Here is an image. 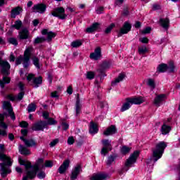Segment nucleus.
<instances>
[{
  "instance_id": "59",
  "label": "nucleus",
  "mask_w": 180,
  "mask_h": 180,
  "mask_svg": "<svg viewBox=\"0 0 180 180\" xmlns=\"http://www.w3.org/2000/svg\"><path fill=\"white\" fill-rule=\"evenodd\" d=\"M68 127H70V125H68L67 122L62 123V129H63V130H68Z\"/></svg>"
},
{
  "instance_id": "57",
  "label": "nucleus",
  "mask_w": 180,
  "mask_h": 180,
  "mask_svg": "<svg viewBox=\"0 0 180 180\" xmlns=\"http://www.w3.org/2000/svg\"><path fill=\"white\" fill-rule=\"evenodd\" d=\"M75 141V140L74 139V137L70 136L68 139V144H70L71 146L72 144H74Z\"/></svg>"
},
{
  "instance_id": "27",
  "label": "nucleus",
  "mask_w": 180,
  "mask_h": 180,
  "mask_svg": "<svg viewBox=\"0 0 180 180\" xmlns=\"http://www.w3.org/2000/svg\"><path fill=\"white\" fill-rule=\"evenodd\" d=\"M131 102L130 101L129 98L126 99V102L122 105L120 111L121 112H126V110H129L131 106Z\"/></svg>"
},
{
  "instance_id": "21",
  "label": "nucleus",
  "mask_w": 180,
  "mask_h": 180,
  "mask_svg": "<svg viewBox=\"0 0 180 180\" xmlns=\"http://www.w3.org/2000/svg\"><path fill=\"white\" fill-rule=\"evenodd\" d=\"M131 105H141L144 102V98L143 97H136V98H128Z\"/></svg>"
},
{
  "instance_id": "30",
  "label": "nucleus",
  "mask_w": 180,
  "mask_h": 180,
  "mask_svg": "<svg viewBox=\"0 0 180 180\" xmlns=\"http://www.w3.org/2000/svg\"><path fill=\"white\" fill-rule=\"evenodd\" d=\"M22 9L20 7H16L15 8H13L11 11V18H16V16H18V15H20V12H22Z\"/></svg>"
},
{
  "instance_id": "41",
  "label": "nucleus",
  "mask_w": 180,
  "mask_h": 180,
  "mask_svg": "<svg viewBox=\"0 0 180 180\" xmlns=\"http://www.w3.org/2000/svg\"><path fill=\"white\" fill-rule=\"evenodd\" d=\"M44 41H46V39L44 38V37H37L34 41V44H39L40 43H43Z\"/></svg>"
},
{
  "instance_id": "18",
  "label": "nucleus",
  "mask_w": 180,
  "mask_h": 180,
  "mask_svg": "<svg viewBox=\"0 0 180 180\" xmlns=\"http://www.w3.org/2000/svg\"><path fill=\"white\" fill-rule=\"evenodd\" d=\"M29 30H27L26 28H24L18 32V39H20V40H26L29 39Z\"/></svg>"
},
{
  "instance_id": "3",
  "label": "nucleus",
  "mask_w": 180,
  "mask_h": 180,
  "mask_svg": "<svg viewBox=\"0 0 180 180\" xmlns=\"http://www.w3.org/2000/svg\"><path fill=\"white\" fill-rule=\"evenodd\" d=\"M139 154H140V152L136 150L130 155L129 158L127 159L125 162V165L123 168L124 171H129V168H131V167H133L134 164H136V162L137 161V158H139Z\"/></svg>"
},
{
  "instance_id": "58",
  "label": "nucleus",
  "mask_w": 180,
  "mask_h": 180,
  "mask_svg": "<svg viewBox=\"0 0 180 180\" xmlns=\"http://www.w3.org/2000/svg\"><path fill=\"white\" fill-rule=\"evenodd\" d=\"M32 79H33V81L34 80V75L33 74H29L27 76V80L28 82H30L32 81Z\"/></svg>"
},
{
  "instance_id": "9",
  "label": "nucleus",
  "mask_w": 180,
  "mask_h": 180,
  "mask_svg": "<svg viewBox=\"0 0 180 180\" xmlns=\"http://www.w3.org/2000/svg\"><path fill=\"white\" fill-rule=\"evenodd\" d=\"M0 65L2 68L1 73L3 75H9V70H11V65L8 61L0 60Z\"/></svg>"
},
{
  "instance_id": "44",
  "label": "nucleus",
  "mask_w": 180,
  "mask_h": 180,
  "mask_svg": "<svg viewBox=\"0 0 180 180\" xmlns=\"http://www.w3.org/2000/svg\"><path fill=\"white\" fill-rule=\"evenodd\" d=\"M116 25L115 23H111L105 30V34H109L112 32L113 27H115Z\"/></svg>"
},
{
  "instance_id": "42",
  "label": "nucleus",
  "mask_w": 180,
  "mask_h": 180,
  "mask_svg": "<svg viewBox=\"0 0 180 180\" xmlns=\"http://www.w3.org/2000/svg\"><path fill=\"white\" fill-rule=\"evenodd\" d=\"M22 21L20 20H17L15 22L14 25H12V27H15L17 30H19L22 27Z\"/></svg>"
},
{
  "instance_id": "51",
  "label": "nucleus",
  "mask_w": 180,
  "mask_h": 180,
  "mask_svg": "<svg viewBox=\"0 0 180 180\" xmlns=\"http://www.w3.org/2000/svg\"><path fill=\"white\" fill-rule=\"evenodd\" d=\"M8 42L11 44H13V46H16L18 44V40L15 38H10L8 39Z\"/></svg>"
},
{
  "instance_id": "54",
  "label": "nucleus",
  "mask_w": 180,
  "mask_h": 180,
  "mask_svg": "<svg viewBox=\"0 0 180 180\" xmlns=\"http://www.w3.org/2000/svg\"><path fill=\"white\" fill-rule=\"evenodd\" d=\"M57 144H58V139H54L49 143V146L50 147H54L57 146Z\"/></svg>"
},
{
  "instance_id": "1",
  "label": "nucleus",
  "mask_w": 180,
  "mask_h": 180,
  "mask_svg": "<svg viewBox=\"0 0 180 180\" xmlns=\"http://www.w3.org/2000/svg\"><path fill=\"white\" fill-rule=\"evenodd\" d=\"M33 52V47L30 46L27 48L24 52V56H19L15 60L16 65H20V64L23 65L24 68H28L29 65H30V56H32V53Z\"/></svg>"
},
{
  "instance_id": "55",
  "label": "nucleus",
  "mask_w": 180,
  "mask_h": 180,
  "mask_svg": "<svg viewBox=\"0 0 180 180\" xmlns=\"http://www.w3.org/2000/svg\"><path fill=\"white\" fill-rule=\"evenodd\" d=\"M20 127L26 128L28 127L29 123H27V122L25 121H22L21 122H20Z\"/></svg>"
},
{
  "instance_id": "2",
  "label": "nucleus",
  "mask_w": 180,
  "mask_h": 180,
  "mask_svg": "<svg viewBox=\"0 0 180 180\" xmlns=\"http://www.w3.org/2000/svg\"><path fill=\"white\" fill-rule=\"evenodd\" d=\"M167 148V143L164 141H161L156 144V147L153 149V156L154 158V162H157L161 157H162V154H164V150Z\"/></svg>"
},
{
  "instance_id": "38",
  "label": "nucleus",
  "mask_w": 180,
  "mask_h": 180,
  "mask_svg": "<svg viewBox=\"0 0 180 180\" xmlns=\"http://www.w3.org/2000/svg\"><path fill=\"white\" fill-rule=\"evenodd\" d=\"M71 46L73 48L81 47V46H82V40H76L75 41H72L71 43Z\"/></svg>"
},
{
  "instance_id": "62",
  "label": "nucleus",
  "mask_w": 180,
  "mask_h": 180,
  "mask_svg": "<svg viewBox=\"0 0 180 180\" xmlns=\"http://www.w3.org/2000/svg\"><path fill=\"white\" fill-rule=\"evenodd\" d=\"M102 12H103V7H98L96 9V13H98V15H101V13H102Z\"/></svg>"
},
{
  "instance_id": "20",
  "label": "nucleus",
  "mask_w": 180,
  "mask_h": 180,
  "mask_svg": "<svg viewBox=\"0 0 180 180\" xmlns=\"http://www.w3.org/2000/svg\"><path fill=\"white\" fill-rule=\"evenodd\" d=\"M106 179H108L107 174H102V173L94 174L90 178V180H106Z\"/></svg>"
},
{
  "instance_id": "11",
  "label": "nucleus",
  "mask_w": 180,
  "mask_h": 180,
  "mask_svg": "<svg viewBox=\"0 0 180 180\" xmlns=\"http://www.w3.org/2000/svg\"><path fill=\"white\" fill-rule=\"evenodd\" d=\"M110 67V62L108 60H105L101 65V68L97 70V72H98L99 77H103V74L105 72V70H108Z\"/></svg>"
},
{
  "instance_id": "46",
  "label": "nucleus",
  "mask_w": 180,
  "mask_h": 180,
  "mask_svg": "<svg viewBox=\"0 0 180 180\" xmlns=\"http://www.w3.org/2000/svg\"><path fill=\"white\" fill-rule=\"evenodd\" d=\"M32 60L33 61L34 65H35L37 68H40V65L39 64V58L36 56H33Z\"/></svg>"
},
{
  "instance_id": "47",
  "label": "nucleus",
  "mask_w": 180,
  "mask_h": 180,
  "mask_svg": "<svg viewBox=\"0 0 180 180\" xmlns=\"http://www.w3.org/2000/svg\"><path fill=\"white\" fill-rule=\"evenodd\" d=\"M86 78H87V79H94L95 78V72L92 71L87 72Z\"/></svg>"
},
{
  "instance_id": "60",
  "label": "nucleus",
  "mask_w": 180,
  "mask_h": 180,
  "mask_svg": "<svg viewBox=\"0 0 180 180\" xmlns=\"http://www.w3.org/2000/svg\"><path fill=\"white\" fill-rule=\"evenodd\" d=\"M160 9H161V6H160V5L154 4V5L153 6V11H158V10H160Z\"/></svg>"
},
{
  "instance_id": "56",
  "label": "nucleus",
  "mask_w": 180,
  "mask_h": 180,
  "mask_svg": "<svg viewBox=\"0 0 180 180\" xmlns=\"http://www.w3.org/2000/svg\"><path fill=\"white\" fill-rule=\"evenodd\" d=\"M37 176L39 179H43V178H46V173L44 172H40L38 173Z\"/></svg>"
},
{
  "instance_id": "52",
  "label": "nucleus",
  "mask_w": 180,
  "mask_h": 180,
  "mask_svg": "<svg viewBox=\"0 0 180 180\" xmlns=\"http://www.w3.org/2000/svg\"><path fill=\"white\" fill-rule=\"evenodd\" d=\"M139 54H145L146 53H147V48L146 47L139 48Z\"/></svg>"
},
{
  "instance_id": "24",
  "label": "nucleus",
  "mask_w": 180,
  "mask_h": 180,
  "mask_svg": "<svg viewBox=\"0 0 180 180\" xmlns=\"http://www.w3.org/2000/svg\"><path fill=\"white\" fill-rule=\"evenodd\" d=\"M159 23H160V26L165 29V30H168V27H169V18H160L159 20Z\"/></svg>"
},
{
  "instance_id": "37",
  "label": "nucleus",
  "mask_w": 180,
  "mask_h": 180,
  "mask_svg": "<svg viewBox=\"0 0 180 180\" xmlns=\"http://www.w3.org/2000/svg\"><path fill=\"white\" fill-rule=\"evenodd\" d=\"M0 159L1 160V161H7V165H8V167H11V165H12V161H11V158H8L6 155H1Z\"/></svg>"
},
{
  "instance_id": "4",
  "label": "nucleus",
  "mask_w": 180,
  "mask_h": 180,
  "mask_svg": "<svg viewBox=\"0 0 180 180\" xmlns=\"http://www.w3.org/2000/svg\"><path fill=\"white\" fill-rule=\"evenodd\" d=\"M5 116H6V113L0 114V136H3V137L8 136V124L4 122Z\"/></svg>"
},
{
  "instance_id": "48",
  "label": "nucleus",
  "mask_w": 180,
  "mask_h": 180,
  "mask_svg": "<svg viewBox=\"0 0 180 180\" xmlns=\"http://www.w3.org/2000/svg\"><path fill=\"white\" fill-rule=\"evenodd\" d=\"M53 165V161L51 160H46L44 164V168H51Z\"/></svg>"
},
{
  "instance_id": "14",
  "label": "nucleus",
  "mask_w": 180,
  "mask_h": 180,
  "mask_svg": "<svg viewBox=\"0 0 180 180\" xmlns=\"http://www.w3.org/2000/svg\"><path fill=\"white\" fill-rule=\"evenodd\" d=\"M47 8V6L44 4H39L34 5L32 7L34 12H38L39 13H44L46 12V9Z\"/></svg>"
},
{
  "instance_id": "7",
  "label": "nucleus",
  "mask_w": 180,
  "mask_h": 180,
  "mask_svg": "<svg viewBox=\"0 0 180 180\" xmlns=\"http://www.w3.org/2000/svg\"><path fill=\"white\" fill-rule=\"evenodd\" d=\"M46 126H47V122L40 120L34 123L32 129L34 131H43L46 129Z\"/></svg>"
},
{
  "instance_id": "43",
  "label": "nucleus",
  "mask_w": 180,
  "mask_h": 180,
  "mask_svg": "<svg viewBox=\"0 0 180 180\" xmlns=\"http://www.w3.org/2000/svg\"><path fill=\"white\" fill-rule=\"evenodd\" d=\"M35 110H36V104L32 103H30V105H28L27 111L29 113H30L32 112H34Z\"/></svg>"
},
{
  "instance_id": "22",
  "label": "nucleus",
  "mask_w": 180,
  "mask_h": 180,
  "mask_svg": "<svg viewBox=\"0 0 180 180\" xmlns=\"http://www.w3.org/2000/svg\"><path fill=\"white\" fill-rule=\"evenodd\" d=\"M23 96H25V92L21 91L16 97L13 96L11 94L8 95L7 99H9V101H12V102H13V101H16V99H18V101H22V99H23Z\"/></svg>"
},
{
  "instance_id": "34",
  "label": "nucleus",
  "mask_w": 180,
  "mask_h": 180,
  "mask_svg": "<svg viewBox=\"0 0 180 180\" xmlns=\"http://www.w3.org/2000/svg\"><path fill=\"white\" fill-rule=\"evenodd\" d=\"M146 85L150 88V89H154L155 88V82L152 78L147 79Z\"/></svg>"
},
{
  "instance_id": "16",
  "label": "nucleus",
  "mask_w": 180,
  "mask_h": 180,
  "mask_svg": "<svg viewBox=\"0 0 180 180\" xmlns=\"http://www.w3.org/2000/svg\"><path fill=\"white\" fill-rule=\"evenodd\" d=\"M165 98H167L165 94L158 95L154 99V105L157 106V108H159V106H161V103L163 101H165Z\"/></svg>"
},
{
  "instance_id": "28",
  "label": "nucleus",
  "mask_w": 180,
  "mask_h": 180,
  "mask_svg": "<svg viewBox=\"0 0 180 180\" xmlns=\"http://www.w3.org/2000/svg\"><path fill=\"white\" fill-rule=\"evenodd\" d=\"M98 125L94 123V122H90L89 133L91 134H96V133H98Z\"/></svg>"
},
{
  "instance_id": "23",
  "label": "nucleus",
  "mask_w": 180,
  "mask_h": 180,
  "mask_svg": "<svg viewBox=\"0 0 180 180\" xmlns=\"http://www.w3.org/2000/svg\"><path fill=\"white\" fill-rule=\"evenodd\" d=\"M116 131V126L111 125L103 132V134L104 136H112V134H115Z\"/></svg>"
},
{
  "instance_id": "39",
  "label": "nucleus",
  "mask_w": 180,
  "mask_h": 180,
  "mask_svg": "<svg viewBox=\"0 0 180 180\" xmlns=\"http://www.w3.org/2000/svg\"><path fill=\"white\" fill-rule=\"evenodd\" d=\"M41 82H43V79L41 77H39L37 78L34 77L33 83L35 85V88H37L39 86V84H41Z\"/></svg>"
},
{
  "instance_id": "49",
  "label": "nucleus",
  "mask_w": 180,
  "mask_h": 180,
  "mask_svg": "<svg viewBox=\"0 0 180 180\" xmlns=\"http://www.w3.org/2000/svg\"><path fill=\"white\" fill-rule=\"evenodd\" d=\"M47 124H49V125H53V124H57V121H56L52 117H49L48 118V121L46 122V126Z\"/></svg>"
},
{
  "instance_id": "12",
  "label": "nucleus",
  "mask_w": 180,
  "mask_h": 180,
  "mask_svg": "<svg viewBox=\"0 0 180 180\" xmlns=\"http://www.w3.org/2000/svg\"><path fill=\"white\" fill-rule=\"evenodd\" d=\"M81 166L80 165H77L74 167V169L72 170V173L70 175V179L71 180H75L78 178V175H79V173L82 172Z\"/></svg>"
},
{
  "instance_id": "31",
  "label": "nucleus",
  "mask_w": 180,
  "mask_h": 180,
  "mask_svg": "<svg viewBox=\"0 0 180 180\" xmlns=\"http://www.w3.org/2000/svg\"><path fill=\"white\" fill-rule=\"evenodd\" d=\"M172 130L171 127L167 126V124H164L161 127V133L162 134H168Z\"/></svg>"
},
{
  "instance_id": "15",
  "label": "nucleus",
  "mask_w": 180,
  "mask_h": 180,
  "mask_svg": "<svg viewBox=\"0 0 180 180\" xmlns=\"http://www.w3.org/2000/svg\"><path fill=\"white\" fill-rule=\"evenodd\" d=\"M101 57H102V50L101 47H97L94 50V52L90 54V58H91V60H99Z\"/></svg>"
},
{
  "instance_id": "33",
  "label": "nucleus",
  "mask_w": 180,
  "mask_h": 180,
  "mask_svg": "<svg viewBox=\"0 0 180 180\" xmlns=\"http://www.w3.org/2000/svg\"><path fill=\"white\" fill-rule=\"evenodd\" d=\"M167 70H168V65L165 64V63L160 64L158 67V71L159 72H165V71H167Z\"/></svg>"
},
{
  "instance_id": "19",
  "label": "nucleus",
  "mask_w": 180,
  "mask_h": 180,
  "mask_svg": "<svg viewBox=\"0 0 180 180\" xmlns=\"http://www.w3.org/2000/svg\"><path fill=\"white\" fill-rule=\"evenodd\" d=\"M70 167V160H65L63 163L58 168V171L59 174H64L67 169Z\"/></svg>"
},
{
  "instance_id": "36",
  "label": "nucleus",
  "mask_w": 180,
  "mask_h": 180,
  "mask_svg": "<svg viewBox=\"0 0 180 180\" xmlns=\"http://www.w3.org/2000/svg\"><path fill=\"white\" fill-rule=\"evenodd\" d=\"M26 147H36L37 146V143H36V141L33 139H30L26 141L25 142Z\"/></svg>"
},
{
  "instance_id": "8",
  "label": "nucleus",
  "mask_w": 180,
  "mask_h": 180,
  "mask_svg": "<svg viewBox=\"0 0 180 180\" xmlns=\"http://www.w3.org/2000/svg\"><path fill=\"white\" fill-rule=\"evenodd\" d=\"M130 30H131V25L128 22H125L122 27L120 28L117 37H121V36H123V34H127Z\"/></svg>"
},
{
  "instance_id": "50",
  "label": "nucleus",
  "mask_w": 180,
  "mask_h": 180,
  "mask_svg": "<svg viewBox=\"0 0 180 180\" xmlns=\"http://www.w3.org/2000/svg\"><path fill=\"white\" fill-rule=\"evenodd\" d=\"M142 34H147L148 33H151V27H147L143 30L141 31Z\"/></svg>"
},
{
  "instance_id": "13",
  "label": "nucleus",
  "mask_w": 180,
  "mask_h": 180,
  "mask_svg": "<svg viewBox=\"0 0 180 180\" xmlns=\"http://www.w3.org/2000/svg\"><path fill=\"white\" fill-rule=\"evenodd\" d=\"M41 34L43 35H46V40H47V41L49 43H50V41H51L53 40V39H54V37H56L57 36V34L56 32H49V30L47 29L43 30L41 31Z\"/></svg>"
},
{
  "instance_id": "40",
  "label": "nucleus",
  "mask_w": 180,
  "mask_h": 180,
  "mask_svg": "<svg viewBox=\"0 0 180 180\" xmlns=\"http://www.w3.org/2000/svg\"><path fill=\"white\" fill-rule=\"evenodd\" d=\"M131 150V148L128 147L127 146H124L121 148V153L122 154H129L130 153V150Z\"/></svg>"
},
{
  "instance_id": "26",
  "label": "nucleus",
  "mask_w": 180,
  "mask_h": 180,
  "mask_svg": "<svg viewBox=\"0 0 180 180\" xmlns=\"http://www.w3.org/2000/svg\"><path fill=\"white\" fill-rule=\"evenodd\" d=\"M82 108V105H81V103L79 101V94H77L76 104H75L76 116H78V115H79V113H81Z\"/></svg>"
},
{
  "instance_id": "45",
  "label": "nucleus",
  "mask_w": 180,
  "mask_h": 180,
  "mask_svg": "<svg viewBox=\"0 0 180 180\" xmlns=\"http://www.w3.org/2000/svg\"><path fill=\"white\" fill-rule=\"evenodd\" d=\"M167 70H169V72H175V65H174V62L170 61L169 63Z\"/></svg>"
},
{
  "instance_id": "17",
  "label": "nucleus",
  "mask_w": 180,
  "mask_h": 180,
  "mask_svg": "<svg viewBox=\"0 0 180 180\" xmlns=\"http://www.w3.org/2000/svg\"><path fill=\"white\" fill-rule=\"evenodd\" d=\"M1 168V175L3 178H5L8 174H11V169L6 166V163L3 162L0 164Z\"/></svg>"
},
{
  "instance_id": "5",
  "label": "nucleus",
  "mask_w": 180,
  "mask_h": 180,
  "mask_svg": "<svg viewBox=\"0 0 180 180\" xmlns=\"http://www.w3.org/2000/svg\"><path fill=\"white\" fill-rule=\"evenodd\" d=\"M3 109L6 110L8 112V116H10L12 120H16V116H15V112H13V108H12V104L9 101H4L3 103Z\"/></svg>"
},
{
  "instance_id": "63",
  "label": "nucleus",
  "mask_w": 180,
  "mask_h": 180,
  "mask_svg": "<svg viewBox=\"0 0 180 180\" xmlns=\"http://www.w3.org/2000/svg\"><path fill=\"white\" fill-rule=\"evenodd\" d=\"M52 98H58V93L57 91H53L51 94Z\"/></svg>"
},
{
  "instance_id": "61",
  "label": "nucleus",
  "mask_w": 180,
  "mask_h": 180,
  "mask_svg": "<svg viewBox=\"0 0 180 180\" xmlns=\"http://www.w3.org/2000/svg\"><path fill=\"white\" fill-rule=\"evenodd\" d=\"M139 40L140 41H141V43H145V44L148 43V38L147 37L141 38Z\"/></svg>"
},
{
  "instance_id": "64",
  "label": "nucleus",
  "mask_w": 180,
  "mask_h": 180,
  "mask_svg": "<svg viewBox=\"0 0 180 180\" xmlns=\"http://www.w3.org/2000/svg\"><path fill=\"white\" fill-rule=\"evenodd\" d=\"M49 116H50V114H49L48 112L44 111V112H43V117H44V119H49Z\"/></svg>"
},
{
  "instance_id": "35",
  "label": "nucleus",
  "mask_w": 180,
  "mask_h": 180,
  "mask_svg": "<svg viewBox=\"0 0 180 180\" xmlns=\"http://www.w3.org/2000/svg\"><path fill=\"white\" fill-rule=\"evenodd\" d=\"M9 82H11V78L8 77H4L3 81L0 80V86H1V88H5V84H9Z\"/></svg>"
},
{
  "instance_id": "10",
  "label": "nucleus",
  "mask_w": 180,
  "mask_h": 180,
  "mask_svg": "<svg viewBox=\"0 0 180 180\" xmlns=\"http://www.w3.org/2000/svg\"><path fill=\"white\" fill-rule=\"evenodd\" d=\"M102 143L104 147L101 149V154L106 155V154H108V150L110 151L112 150V144H110L111 141H109V139H104L102 141Z\"/></svg>"
},
{
  "instance_id": "25",
  "label": "nucleus",
  "mask_w": 180,
  "mask_h": 180,
  "mask_svg": "<svg viewBox=\"0 0 180 180\" xmlns=\"http://www.w3.org/2000/svg\"><path fill=\"white\" fill-rule=\"evenodd\" d=\"M100 24L99 22H94L92 24L91 26L86 28V33H94V32H96L98 29L99 28Z\"/></svg>"
},
{
  "instance_id": "6",
  "label": "nucleus",
  "mask_w": 180,
  "mask_h": 180,
  "mask_svg": "<svg viewBox=\"0 0 180 180\" xmlns=\"http://www.w3.org/2000/svg\"><path fill=\"white\" fill-rule=\"evenodd\" d=\"M52 16L55 18H58V19L64 20L67 18V15L65 13V10L63 7H58L55 8L52 13Z\"/></svg>"
},
{
  "instance_id": "29",
  "label": "nucleus",
  "mask_w": 180,
  "mask_h": 180,
  "mask_svg": "<svg viewBox=\"0 0 180 180\" xmlns=\"http://www.w3.org/2000/svg\"><path fill=\"white\" fill-rule=\"evenodd\" d=\"M19 151L22 155H30V150L22 145L19 146Z\"/></svg>"
},
{
  "instance_id": "53",
  "label": "nucleus",
  "mask_w": 180,
  "mask_h": 180,
  "mask_svg": "<svg viewBox=\"0 0 180 180\" xmlns=\"http://www.w3.org/2000/svg\"><path fill=\"white\" fill-rule=\"evenodd\" d=\"M115 161V157L110 156L107 160V165H110Z\"/></svg>"
},
{
  "instance_id": "32",
  "label": "nucleus",
  "mask_w": 180,
  "mask_h": 180,
  "mask_svg": "<svg viewBox=\"0 0 180 180\" xmlns=\"http://www.w3.org/2000/svg\"><path fill=\"white\" fill-rule=\"evenodd\" d=\"M124 77H126L124 74L123 73L120 74L118 77L115 79L114 82H112V85L113 86V85H115L116 84H119V82H122V81L124 79Z\"/></svg>"
}]
</instances>
